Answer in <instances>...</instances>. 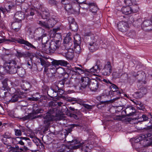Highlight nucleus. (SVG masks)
I'll return each instance as SVG.
<instances>
[{
    "label": "nucleus",
    "instance_id": "61",
    "mask_svg": "<svg viewBox=\"0 0 152 152\" xmlns=\"http://www.w3.org/2000/svg\"><path fill=\"white\" fill-rule=\"evenodd\" d=\"M141 21V20L140 18L136 19V20L134 21V25L139 26L140 25L141 23V22H140Z\"/></svg>",
    "mask_w": 152,
    "mask_h": 152
},
{
    "label": "nucleus",
    "instance_id": "6",
    "mask_svg": "<svg viewBox=\"0 0 152 152\" xmlns=\"http://www.w3.org/2000/svg\"><path fill=\"white\" fill-rule=\"evenodd\" d=\"M23 97V96L22 94V92L19 90H17L14 94L12 95L11 99L9 100V102L12 103L17 101L21 102L23 101L21 99Z\"/></svg>",
    "mask_w": 152,
    "mask_h": 152
},
{
    "label": "nucleus",
    "instance_id": "22",
    "mask_svg": "<svg viewBox=\"0 0 152 152\" xmlns=\"http://www.w3.org/2000/svg\"><path fill=\"white\" fill-rule=\"evenodd\" d=\"M49 59H44L42 58H39L41 64L42 66H43L45 67L44 73L45 74L46 73L47 75H48V73H47V70H48L47 67L50 65V63L48 60Z\"/></svg>",
    "mask_w": 152,
    "mask_h": 152
},
{
    "label": "nucleus",
    "instance_id": "53",
    "mask_svg": "<svg viewBox=\"0 0 152 152\" xmlns=\"http://www.w3.org/2000/svg\"><path fill=\"white\" fill-rule=\"evenodd\" d=\"M16 68L17 69H20V67L19 66H17L16 65ZM17 72L18 73V74L20 75H23L24 73H25V70H24L23 69H22L20 70H18H18L17 69Z\"/></svg>",
    "mask_w": 152,
    "mask_h": 152
},
{
    "label": "nucleus",
    "instance_id": "20",
    "mask_svg": "<svg viewBox=\"0 0 152 152\" xmlns=\"http://www.w3.org/2000/svg\"><path fill=\"white\" fill-rule=\"evenodd\" d=\"M14 20V21L11 23V27L15 31L17 32L20 29L22 26V21L15 20Z\"/></svg>",
    "mask_w": 152,
    "mask_h": 152
},
{
    "label": "nucleus",
    "instance_id": "13",
    "mask_svg": "<svg viewBox=\"0 0 152 152\" xmlns=\"http://www.w3.org/2000/svg\"><path fill=\"white\" fill-rule=\"evenodd\" d=\"M37 114L32 112V113L28 114L27 116L23 117L21 119H23V121H25L28 119L32 120L39 118H43V116L46 115L45 114L44 115H36Z\"/></svg>",
    "mask_w": 152,
    "mask_h": 152
},
{
    "label": "nucleus",
    "instance_id": "1",
    "mask_svg": "<svg viewBox=\"0 0 152 152\" xmlns=\"http://www.w3.org/2000/svg\"><path fill=\"white\" fill-rule=\"evenodd\" d=\"M102 67V64L101 61L97 60L96 61L95 65L93 66L89 69H86L85 71L84 70L79 67H75L73 69V70L70 71L73 73V75L75 74V75H81V74L84 73L86 76H91L92 75L96 76H100L99 75H96L95 73H98L100 72Z\"/></svg>",
    "mask_w": 152,
    "mask_h": 152
},
{
    "label": "nucleus",
    "instance_id": "10",
    "mask_svg": "<svg viewBox=\"0 0 152 152\" xmlns=\"http://www.w3.org/2000/svg\"><path fill=\"white\" fill-rule=\"evenodd\" d=\"M44 32L45 30L41 27H39L36 28L34 31V33L37 34H42V36L38 38L39 40L41 39L42 43H45L44 40L45 39H47L48 37L46 34L44 33Z\"/></svg>",
    "mask_w": 152,
    "mask_h": 152
},
{
    "label": "nucleus",
    "instance_id": "64",
    "mask_svg": "<svg viewBox=\"0 0 152 152\" xmlns=\"http://www.w3.org/2000/svg\"><path fill=\"white\" fill-rule=\"evenodd\" d=\"M75 81L76 83H80L81 84V77H76L75 78Z\"/></svg>",
    "mask_w": 152,
    "mask_h": 152
},
{
    "label": "nucleus",
    "instance_id": "63",
    "mask_svg": "<svg viewBox=\"0 0 152 152\" xmlns=\"http://www.w3.org/2000/svg\"><path fill=\"white\" fill-rule=\"evenodd\" d=\"M71 128H72L75 127H81L82 126V124H72L71 125Z\"/></svg>",
    "mask_w": 152,
    "mask_h": 152
},
{
    "label": "nucleus",
    "instance_id": "51",
    "mask_svg": "<svg viewBox=\"0 0 152 152\" xmlns=\"http://www.w3.org/2000/svg\"><path fill=\"white\" fill-rule=\"evenodd\" d=\"M90 3H88L85 2L84 3L82 4L81 5H80V7L83 9H85L87 10L89 7Z\"/></svg>",
    "mask_w": 152,
    "mask_h": 152
},
{
    "label": "nucleus",
    "instance_id": "12",
    "mask_svg": "<svg viewBox=\"0 0 152 152\" xmlns=\"http://www.w3.org/2000/svg\"><path fill=\"white\" fill-rule=\"evenodd\" d=\"M148 137L146 134H141L138 138L135 139L134 141L135 142L137 143L140 142H142H142H140L141 143H143V146L145 147L147 146L146 145H145L146 143H147L148 142Z\"/></svg>",
    "mask_w": 152,
    "mask_h": 152
},
{
    "label": "nucleus",
    "instance_id": "44",
    "mask_svg": "<svg viewBox=\"0 0 152 152\" xmlns=\"http://www.w3.org/2000/svg\"><path fill=\"white\" fill-rule=\"evenodd\" d=\"M130 7L131 8V10H132V12H136L138 11L139 10L138 6L137 4H135L134 2L133 5Z\"/></svg>",
    "mask_w": 152,
    "mask_h": 152
},
{
    "label": "nucleus",
    "instance_id": "28",
    "mask_svg": "<svg viewBox=\"0 0 152 152\" xmlns=\"http://www.w3.org/2000/svg\"><path fill=\"white\" fill-rule=\"evenodd\" d=\"M95 42V40H94V41L90 42L89 43V45L88 46V48L90 51L92 52L95 51L99 48L98 45Z\"/></svg>",
    "mask_w": 152,
    "mask_h": 152
},
{
    "label": "nucleus",
    "instance_id": "18",
    "mask_svg": "<svg viewBox=\"0 0 152 152\" xmlns=\"http://www.w3.org/2000/svg\"><path fill=\"white\" fill-rule=\"evenodd\" d=\"M142 29L145 31L152 30V21L149 20L144 21L141 25Z\"/></svg>",
    "mask_w": 152,
    "mask_h": 152
},
{
    "label": "nucleus",
    "instance_id": "21",
    "mask_svg": "<svg viewBox=\"0 0 152 152\" xmlns=\"http://www.w3.org/2000/svg\"><path fill=\"white\" fill-rule=\"evenodd\" d=\"M52 61L51 62L52 66H55L60 65L62 66H66L68 64L67 62L64 60H56L54 59H51Z\"/></svg>",
    "mask_w": 152,
    "mask_h": 152
},
{
    "label": "nucleus",
    "instance_id": "50",
    "mask_svg": "<svg viewBox=\"0 0 152 152\" xmlns=\"http://www.w3.org/2000/svg\"><path fill=\"white\" fill-rule=\"evenodd\" d=\"M16 56L18 58L22 57H25L26 56V54L23 52L17 51V53L16 54Z\"/></svg>",
    "mask_w": 152,
    "mask_h": 152
},
{
    "label": "nucleus",
    "instance_id": "8",
    "mask_svg": "<svg viewBox=\"0 0 152 152\" xmlns=\"http://www.w3.org/2000/svg\"><path fill=\"white\" fill-rule=\"evenodd\" d=\"M61 53L63 56L65 57L67 59L72 60L74 56L73 50L70 48L67 49V48L63 49L62 50L61 49Z\"/></svg>",
    "mask_w": 152,
    "mask_h": 152
},
{
    "label": "nucleus",
    "instance_id": "47",
    "mask_svg": "<svg viewBox=\"0 0 152 152\" xmlns=\"http://www.w3.org/2000/svg\"><path fill=\"white\" fill-rule=\"evenodd\" d=\"M48 70H47V72H49V74H50L51 73L52 75V76H55L54 75L55 74L57 69L56 68H51L50 69H47Z\"/></svg>",
    "mask_w": 152,
    "mask_h": 152
},
{
    "label": "nucleus",
    "instance_id": "54",
    "mask_svg": "<svg viewBox=\"0 0 152 152\" xmlns=\"http://www.w3.org/2000/svg\"><path fill=\"white\" fill-rule=\"evenodd\" d=\"M134 0H124V2L125 4L128 6H131L134 4V2L133 1Z\"/></svg>",
    "mask_w": 152,
    "mask_h": 152
},
{
    "label": "nucleus",
    "instance_id": "58",
    "mask_svg": "<svg viewBox=\"0 0 152 152\" xmlns=\"http://www.w3.org/2000/svg\"><path fill=\"white\" fill-rule=\"evenodd\" d=\"M134 18L132 16H129V19L128 20V23H129L131 24L133 23L134 22Z\"/></svg>",
    "mask_w": 152,
    "mask_h": 152
},
{
    "label": "nucleus",
    "instance_id": "62",
    "mask_svg": "<svg viewBox=\"0 0 152 152\" xmlns=\"http://www.w3.org/2000/svg\"><path fill=\"white\" fill-rule=\"evenodd\" d=\"M21 137H17L15 138H13V142H14L16 144H18V142H19L22 139Z\"/></svg>",
    "mask_w": 152,
    "mask_h": 152
},
{
    "label": "nucleus",
    "instance_id": "5",
    "mask_svg": "<svg viewBox=\"0 0 152 152\" xmlns=\"http://www.w3.org/2000/svg\"><path fill=\"white\" fill-rule=\"evenodd\" d=\"M16 64L15 61L11 60L4 63V66L8 68V70L10 71V74H12L15 73L17 72V69L15 66Z\"/></svg>",
    "mask_w": 152,
    "mask_h": 152
},
{
    "label": "nucleus",
    "instance_id": "15",
    "mask_svg": "<svg viewBox=\"0 0 152 152\" xmlns=\"http://www.w3.org/2000/svg\"><path fill=\"white\" fill-rule=\"evenodd\" d=\"M118 30L122 32H126L129 27L128 23L125 21H122L120 22L117 24Z\"/></svg>",
    "mask_w": 152,
    "mask_h": 152
},
{
    "label": "nucleus",
    "instance_id": "11",
    "mask_svg": "<svg viewBox=\"0 0 152 152\" xmlns=\"http://www.w3.org/2000/svg\"><path fill=\"white\" fill-rule=\"evenodd\" d=\"M64 45L61 47V48L62 50H63V49L67 48V49L70 48L72 46V40L71 38L70 37L69 34H67L64 38Z\"/></svg>",
    "mask_w": 152,
    "mask_h": 152
},
{
    "label": "nucleus",
    "instance_id": "56",
    "mask_svg": "<svg viewBox=\"0 0 152 152\" xmlns=\"http://www.w3.org/2000/svg\"><path fill=\"white\" fill-rule=\"evenodd\" d=\"M15 134L16 136H19L22 135L21 131L20 129H14Z\"/></svg>",
    "mask_w": 152,
    "mask_h": 152
},
{
    "label": "nucleus",
    "instance_id": "49",
    "mask_svg": "<svg viewBox=\"0 0 152 152\" xmlns=\"http://www.w3.org/2000/svg\"><path fill=\"white\" fill-rule=\"evenodd\" d=\"M80 44H74V48L75 51L76 53H80L81 50V48L80 45Z\"/></svg>",
    "mask_w": 152,
    "mask_h": 152
},
{
    "label": "nucleus",
    "instance_id": "2",
    "mask_svg": "<svg viewBox=\"0 0 152 152\" xmlns=\"http://www.w3.org/2000/svg\"><path fill=\"white\" fill-rule=\"evenodd\" d=\"M56 109H50L48 113H46L45 115L43 116V118L44 119L43 121V126L45 127L44 129V131H47L48 130L51 122L53 121H57L63 120L64 117L61 115H56L54 116L53 115Z\"/></svg>",
    "mask_w": 152,
    "mask_h": 152
},
{
    "label": "nucleus",
    "instance_id": "59",
    "mask_svg": "<svg viewBox=\"0 0 152 152\" xmlns=\"http://www.w3.org/2000/svg\"><path fill=\"white\" fill-rule=\"evenodd\" d=\"M26 30L27 33H28L30 35L32 34L33 31L32 28L31 27H27L26 28Z\"/></svg>",
    "mask_w": 152,
    "mask_h": 152
},
{
    "label": "nucleus",
    "instance_id": "45",
    "mask_svg": "<svg viewBox=\"0 0 152 152\" xmlns=\"http://www.w3.org/2000/svg\"><path fill=\"white\" fill-rule=\"evenodd\" d=\"M111 85L110 86V88L111 90L113 92H116L118 94H120V91L118 90V88L115 85L112 83L111 84Z\"/></svg>",
    "mask_w": 152,
    "mask_h": 152
},
{
    "label": "nucleus",
    "instance_id": "29",
    "mask_svg": "<svg viewBox=\"0 0 152 152\" xmlns=\"http://www.w3.org/2000/svg\"><path fill=\"white\" fill-rule=\"evenodd\" d=\"M48 23L50 24V26L53 27L58 22V18L57 17L52 15L51 18L48 20Z\"/></svg>",
    "mask_w": 152,
    "mask_h": 152
},
{
    "label": "nucleus",
    "instance_id": "32",
    "mask_svg": "<svg viewBox=\"0 0 152 152\" xmlns=\"http://www.w3.org/2000/svg\"><path fill=\"white\" fill-rule=\"evenodd\" d=\"M21 87L25 91H29L31 88V85L29 83L25 82L23 83V84L21 85Z\"/></svg>",
    "mask_w": 152,
    "mask_h": 152
},
{
    "label": "nucleus",
    "instance_id": "48",
    "mask_svg": "<svg viewBox=\"0 0 152 152\" xmlns=\"http://www.w3.org/2000/svg\"><path fill=\"white\" fill-rule=\"evenodd\" d=\"M146 134L148 137L152 135V125L147 127Z\"/></svg>",
    "mask_w": 152,
    "mask_h": 152
},
{
    "label": "nucleus",
    "instance_id": "25",
    "mask_svg": "<svg viewBox=\"0 0 152 152\" xmlns=\"http://www.w3.org/2000/svg\"><path fill=\"white\" fill-rule=\"evenodd\" d=\"M25 14L22 11H18L15 14L14 20L22 21V20L25 18Z\"/></svg>",
    "mask_w": 152,
    "mask_h": 152
},
{
    "label": "nucleus",
    "instance_id": "52",
    "mask_svg": "<svg viewBox=\"0 0 152 152\" xmlns=\"http://www.w3.org/2000/svg\"><path fill=\"white\" fill-rule=\"evenodd\" d=\"M12 6L9 5L7 8H5V9H0V10L3 13H6V12H10V10L12 8Z\"/></svg>",
    "mask_w": 152,
    "mask_h": 152
},
{
    "label": "nucleus",
    "instance_id": "3",
    "mask_svg": "<svg viewBox=\"0 0 152 152\" xmlns=\"http://www.w3.org/2000/svg\"><path fill=\"white\" fill-rule=\"evenodd\" d=\"M45 43H42V50L45 51L47 54H50L53 53L59 46V40H56V41H52L50 42L48 38L47 39L44 40Z\"/></svg>",
    "mask_w": 152,
    "mask_h": 152
},
{
    "label": "nucleus",
    "instance_id": "35",
    "mask_svg": "<svg viewBox=\"0 0 152 152\" xmlns=\"http://www.w3.org/2000/svg\"><path fill=\"white\" fill-rule=\"evenodd\" d=\"M39 107L37 104H34L33 107L32 112L38 114L43 113V110L41 108H39Z\"/></svg>",
    "mask_w": 152,
    "mask_h": 152
},
{
    "label": "nucleus",
    "instance_id": "19",
    "mask_svg": "<svg viewBox=\"0 0 152 152\" xmlns=\"http://www.w3.org/2000/svg\"><path fill=\"white\" fill-rule=\"evenodd\" d=\"M74 20V19L72 17H69L68 18L69 23H70V28L72 31L75 32L78 30V27L77 23Z\"/></svg>",
    "mask_w": 152,
    "mask_h": 152
},
{
    "label": "nucleus",
    "instance_id": "41",
    "mask_svg": "<svg viewBox=\"0 0 152 152\" xmlns=\"http://www.w3.org/2000/svg\"><path fill=\"white\" fill-rule=\"evenodd\" d=\"M4 90L3 89L1 91H0V97L4 99L6 97L11 95L9 92H4Z\"/></svg>",
    "mask_w": 152,
    "mask_h": 152
},
{
    "label": "nucleus",
    "instance_id": "42",
    "mask_svg": "<svg viewBox=\"0 0 152 152\" xmlns=\"http://www.w3.org/2000/svg\"><path fill=\"white\" fill-rule=\"evenodd\" d=\"M88 144L82 145L80 148L82 151L85 152H90V149L89 148Z\"/></svg>",
    "mask_w": 152,
    "mask_h": 152
},
{
    "label": "nucleus",
    "instance_id": "39",
    "mask_svg": "<svg viewBox=\"0 0 152 152\" xmlns=\"http://www.w3.org/2000/svg\"><path fill=\"white\" fill-rule=\"evenodd\" d=\"M8 79L7 78H5L4 80H1V83L3 84L2 87V89L5 90H8V86L7 82Z\"/></svg>",
    "mask_w": 152,
    "mask_h": 152
},
{
    "label": "nucleus",
    "instance_id": "36",
    "mask_svg": "<svg viewBox=\"0 0 152 152\" xmlns=\"http://www.w3.org/2000/svg\"><path fill=\"white\" fill-rule=\"evenodd\" d=\"M35 10V9L32 8L29 10V12L27 14H26V18L27 19H31L32 18H33L32 16L34 15V12Z\"/></svg>",
    "mask_w": 152,
    "mask_h": 152
},
{
    "label": "nucleus",
    "instance_id": "38",
    "mask_svg": "<svg viewBox=\"0 0 152 152\" xmlns=\"http://www.w3.org/2000/svg\"><path fill=\"white\" fill-rule=\"evenodd\" d=\"M146 77H142V78L141 80L139 79L138 80V82L137 84V86L139 88H141L142 85L141 84H145L147 82Z\"/></svg>",
    "mask_w": 152,
    "mask_h": 152
},
{
    "label": "nucleus",
    "instance_id": "27",
    "mask_svg": "<svg viewBox=\"0 0 152 152\" xmlns=\"http://www.w3.org/2000/svg\"><path fill=\"white\" fill-rule=\"evenodd\" d=\"M57 104H58V103H57V102H54V101H51L49 103V106L50 107H49V111L47 113H48L49 112V111H50V109H51V110L53 109H56V110L55 111V113H54L53 114V115H54V116H56V115H61L63 116V117H64L63 119H64V117L63 115H61V114H57V109L56 107L54 108V107H52V106L55 107V106H56L57 105Z\"/></svg>",
    "mask_w": 152,
    "mask_h": 152
},
{
    "label": "nucleus",
    "instance_id": "4",
    "mask_svg": "<svg viewBox=\"0 0 152 152\" xmlns=\"http://www.w3.org/2000/svg\"><path fill=\"white\" fill-rule=\"evenodd\" d=\"M6 40L10 42H17L20 44H24L26 45V46L24 45L23 46L24 48L28 50H29L31 49H37L36 47L34 45L28 41L25 40L24 39H23L13 38L12 39V40H10V39H8Z\"/></svg>",
    "mask_w": 152,
    "mask_h": 152
},
{
    "label": "nucleus",
    "instance_id": "40",
    "mask_svg": "<svg viewBox=\"0 0 152 152\" xmlns=\"http://www.w3.org/2000/svg\"><path fill=\"white\" fill-rule=\"evenodd\" d=\"M89 7L90 11L92 13H95L97 11V8L94 3H90Z\"/></svg>",
    "mask_w": 152,
    "mask_h": 152
},
{
    "label": "nucleus",
    "instance_id": "17",
    "mask_svg": "<svg viewBox=\"0 0 152 152\" xmlns=\"http://www.w3.org/2000/svg\"><path fill=\"white\" fill-rule=\"evenodd\" d=\"M140 90L139 91H138L134 93V95L136 98H141L143 97L145 95L147 92V89L145 87H142L140 88Z\"/></svg>",
    "mask_w": 152,
    "mask_h": 152
},
{
    "label": "nucleus",
    "instance_id": "16",
    "mask_svg": "<svg viewBox=\"0 0 152 152\" xmlns=\"http://www.w3.org/2000/svg\"><path fill=\"white\" fill-rule=\"evenodd\" d=\"M90 78L88 77H81V86L79 87V90H83L89 83Z\"/></svg>",
    "mask_w": 152,
    "mask_h": 152
},
{
    "label": "nucleus",
    "instance_id": "57",
    "mask_svg": "<svg viewBox=\"0 0 152 152\" xmlns=\"http://www.w3.org/2000/svg\"><path fill=\"white\" fill-rule=\"evenodd\" d=\"M27 66L30 69L32 68L33 66V63L32 62V60L30 58V59L28 61L27 63Z\"/></svg>",
    "mask_w": 152,
    "mask_h": 152
},
{
    "label": "nucleus",
    "instance_id": "46",
    "mask_svg": "<svg viewBox=\"0 0 152 152\" xmlns=\"http://www.w3.org/2000/svg\"><path fill=\"white\" fill-rule=\"evenodd\" d=\"M127 35L128 37H129L130 38H134L136 36V33L134 31L131 30L128 32Z\"/></svg>",
    "mask_w": 152,
    "mask_h": 152
},
{
    "label": "nucleus",
    "instance_id": "30",
    "mask_svg": "<svg viewBox=\"0 0 152 152\" xmlns=\"http://www.w3.org/2000/svg\"><path fill=\"white\" fill-rule=\"evenodd\" d=\"M131 8L129 6L124 7L121 9L122 13L126 15L130 14L132 13Z\"/></svg>",
    "mask_w": 152,
    "mask_h": 152
},
{
    "label": "nucleus",
    "instance_id": "9",
    "mask_svg": "<svg viewBox=\"0 0 152 152\" xmlns=\"http://www.w3.org/2000/svg\"><path fill=\"white\" fill-rule=\"evenodd\" d=\"M38 13L41 17L43 19H47L50 16L48 9L41 6L39 8Z\"/></svg>",
    "mask_w": 152,
    "mask_h": 152
},
{
    "label": "nucleus",
    "instance_id": "33",
    "mask_svg": "<svg viewBox=\"0 0 152 152\" xmlns=\"http://www.w3.org/2000/svg\"><path fill=\"white\" fill-rule=\"evenodd\" d=\"M38 23L41 26L48 29H50V28H52L51 26H50V23H48V20L47 22H43L41 21H39Z\"/></svg>",
    "mask_w": 152,
    "mask_h": 152
},
{
    "label": "nucleus",
    "instance_id": "14",
    "mask_svg": "<svg viewBox=\"0 0 152 152\" xmlns=\"http://www.w3.org/2000/svg\"><path fill=\"white\" fill-rule=\"evenodd\" d=\"M122 113L125 114L127 116H132L136 113L135 108L131 106H128L125 110H123Z\"/></svg>",
    "mask_w": 152,
    "mask_h": 152
},
{
    "label": "nucleus",
    "instance_id": "7",
    "mask_svg": "<svg viewBox=\"0 0 152 152\" xmlns=\"http://www.w3.org/2000/svg\"><path fill=\"white\" fill-rule=\"evenodd\" d=\"M102 86L95 79L90 80L89 87L92 91H95L98 89H101Z\"/></svg>",
    "mask_w": 152,
    "mask_h": 152
},
{
    "label": "nucleus",
    "instance_id": "26",
    "mask_svg": "<svg viewBox=\"0 0 152 152\" xmlns=\"http://www.w3.org/2000/svg\"><path fill=\"white\" fill-rule=\"evenodd\" d=\"M72 10H73V14H79L80 13V5L77 2L73 1L72 2Z\"/></svg>",
    "mask_w": 152,
    "mask_h": 152
},
{
    "label": "nucleus",
    "instance_id": "34",
    "mask_svg": "<svg viewBox=\"0 0 152 152\" xmlns=\"http://www.w3.org/2000/svg\"><path fill=\"white\" fill-rule=\"evenodd\" d=\"M71 145H77L74 146L73 147L74 149H76L79 148L82 145L81 143L80 142L77 140V139H75L73 140L71 143Z\"/></svg>",
    "mask_w": 152,
    "mask_h": 152
},
{
    "label": "nucleus",
    "instance_id": "55",
    "mask_svg": "<svg viewBox=\"0 0 152 152\" xmlns=\"http://www.w3.org/2000/svg\"><path fill=\"white\" fill-rule=\"evenodd\" d=\"M48 3L51 6H57L58 2L55 0H48Z\"/></svg>",
    "mask_w": 152,
    "mask_h": 152
},
{
    "label": "nucleus",
    "instance_id": "23",
    "mask_svg": "<svg viewBox=\"0 0 152 152\" xmlns=\"http://www.w3.org/2000/svg\"><path fill=\"white\" fill-rule=\"evenodd\" d=\"M60 30V28L58 27L56 28H53L52 30H50L49 32V35L50 37H56V35H58V37L59 38H61V36L60 35V33L59 32H57Z\"/></svg>",
    "mask_w": 152,
    "mask_h": 152
},
{
    "label": "nucleus",
    "instance_id": "24",
    "mask_svg": "<svg viewBox=\"0 0 152 152\" xmlns=\"http://www.w3.org/2000/svg\"><path fill=\"white\" fill-rule=\"evenodd\" d=\"M105 70V72H102V75L104 76H109L111 73V66L110 62H107V64L105 65L104 68Z\"/></svg>",
    "mask_w": 152,
    "mask_h": 152
},
{
    "label": "nucleus",
    "instance_id": "37",
    "mask_svg": "<svg viewBox=\"0 0 152 152\" xmlns=\"http://www.w3.org/2000/svg\"><path fill=\"white\" fill-rule=\"evenodd\" d=\"M65 10L69 13L71 14H73L74 12L73 10H72V3L70 4L69 3L67 4L66 5L64 6V7Z\"/></svg>",
    "mask_w": 152,
    "mask_h": 152
},
{
    "label": "nucleus",
    "instance_id": "31",
    "mask_svg": "<svg viewBox=\"0 0 152 152\" xmlns=\"http://www.w3.org/2000/svg\"><path fill=\"white\" fill-rule=\"evenodd\" d=\"M7 73H10V71L8 70V68L4 66H2L0 65V75H5Z\"/></svg>",
    "mask_w": 152,
    "mask_h": 152
},
{
    "label": "nucleus",
    "instance_id": "60",
    "mask_svg": "<svg viewBox=\"0 0 152 152\" xmlns=\"http://www.w3.org/2000/svg\"><path fill=\"white\" fill-rule=\"evenodd\" d=\"M139 106V107H137L138 108L139 110H142V111H144L145 110V106L143 104L141 103L140 102V104Z\"/></svg>",
    "mask_w": 152,
    "mask_h": 152
},
{
    "label": "nucleus",
    "instance_id": "43",
    "mask_svg": "<svg viewBox=\"0 0 152 152\" xmlns=\"http://www.w3.org/2000/svg\"><path fill=\"white\" fill-rule=\"evenodd\" d=\"M74 39L75 40L74 44H80L81 43V38L80 35H76L74 37Z\"/></svg>",
    "mask_w": 152,
    "mask_h": 152
}]
</instances>
